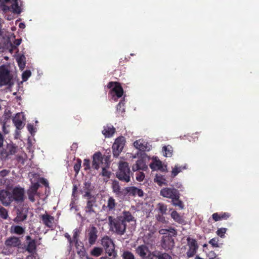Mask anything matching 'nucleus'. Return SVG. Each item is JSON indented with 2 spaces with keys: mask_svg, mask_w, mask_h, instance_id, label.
Masks as SVG:
<instances>
[{
  "mask_svg": "<svg viewBox=\"0 0 259 259\" xmlns=\"http://www.w3.org/2000/svg\"><path fill=\"white\" fill-rule=\"evenodd\" d=\"M101 244L108 256L111 258L115 259L117 253L115 250V245L112 240L108 236H104L101 239Z\"/></svg>",
  "mask_w": 259,
  "mask_h": 259,
  "instance_id": "20e7f679",
  "label": "nucleus"
},
{
  "mask_svg": "<svg viewBox=\"0 0 259 259\" xmlns=\"http://www.w3.org/2000/svg\"><path fill=\"white\" fill-rule=\"evenodd\" d=\"M128 191L135 196L141 197L143 195V192L141 189L135 187H130Z\"/></svg>",
  "mask_w": 259,
  "mask_h": 259,
  "instance_id": "473e14b6",
  "label": "nucleus"
},
{
  "mask_svg": "<svg viewBox=\"0 0 259 259\" xmlns=\"http://www.w3.org/2000/svg\"><path fill=\"white\" fill-rule=\"evenodd\" d=\"M92 190L93 187L91 186V183L88 182L85 183L81 190V193L83 195V198L93 196L91 194Z\"/></svg>",
  "mask_w": 259,
  "mask_h": 259,
  "instance_id": "4be33fe9",
  "label": "nucleus"
},
{
  "mask_svg": "<svg viewBox=\"0 0 259 259\" xmlns=\"http://www.w3.org/2000/svg\"><path fill=\"white\" fill-rule=\"evenodd\" d=\"M39 187V185L37 183H33L31 185L29 189L27 190V195L29 199L31 202H34L35 196L37 194V189Z\"/></svg>",
  "mask_w": 259,
  "mask_h": 259,
  "instance_id": "a211bd4d",
  "label": "nucleus"
},
{
  "mask_svg": "<svg viewBox=\"0 0 259 259\" xmlns=\"http://www.w3.org/2000/svg\"><path fill=\"white\" fill-rule=\"evenodd\" d=\"M31 73L29 70H26L22 75V79L23 81H26L28 78L31 76Z\"/></svg>",
  "mask_w": 259,
  "mask_h": 259,
  "instance_id": "de8ad7c7",
  "label": "nucleus"
},
{
  "mask_svg": "<svg viewBox=\"0 0 259 259\" xmlns=\"http://www.w3.org/2000/svg\"><path fill=\"white\" fill-rule=\"evenodd\" d=\"M160 195L163 197L172 199L180 198L179 191L175 188H164L161 190Z\"/></svg>",
  "mask_w": 259,
  "mask_h": 259,
  "instance_id": "1a4fd4ad",
  "label": "nucleus"
},
{
  "mask_svg": "<svg viewBox=\"0 0 259 259\" xmlns=\"http://www.w3.org/2000/svg\"><path fill=\"white\" fill-rule=\"evenodd\" d=\"M189 249L187 252L189 257L193 256L197 251L198 246L195 239L188 237L187 238Z\"/></svg>",
  "mask_w": 259,
  "mask_h": 259,
  "instance_id": "9b49d317",
  "label": "nucleus"
},
{
  "mask_svg": "<svg viewBox=\"0 0 259 259\" xmlns=\"http://www.w3.org/2000/svg\"><path fill=\"white\" fill-rule=\"evenodd\" d=\"M17 148L13 144H9L7 147V152L3 156L5 158L7 157L10 155L14 154L17 152Z\"/></svg>",
  "mask_w": 259,
  "mask_h": 259,
  "instance_id": "a878e982",
  "label": "nucleus"
},
{
  "mask_svg": "<svg viewBox=\"0 0 259 259\" xmlns=\"http://www.w3.org/2000/svg\"><path fill=\"white\" fill-rule=\"evenodd\" d=\"M11 116V113L9 111H8L7 112H5L4 116L5 119H8Z\"/></svg>",
  "mask_w": 259,
  "mask_h": 259,
  "instance_id": "0e129e2a",
  "label": "nucleus"
},
{
  "mask_svg": "<svg viewBox=\"0 0 259 259\" xmlns=\"http://www.w3.org/2000/svg\"><path fill=\"white\" fill-rule=\"evenodd\" d=\"M155 182L157 183L159 186L166 185V181L165 178L160 175H156L154 179Z\"/></svg>",
  "mask_w": 259,
  "mask_h": 259,
  "instance_id": "72a5a7b5",
  "label": "nucleus"
},
{
  "mask_svg": "<svg viewBox=\"0 0 259 259\" xmlns=\"http://www.w3.org/2000/svg\"><path fill=\"white\" fill-rule=\"evenodd\" d=\"M109 166H106V164L101 166L102 168V175L109 178L111 175L110 171L107 169Z\"/></svg>",
  "mask_w": 259,
  "mask_h": 259,
  "instance_id": "a18cd8bd",
  "label": "nucleus"
},
{
  "mask_svg": "<svg viewBox=\"0 0 259 259\" xmlns=\"http://www.w3.org/2000/svg\"><path fill=\"white\" fill-rule=\"evenodd\" d=\"M105 164L106 166H109V157L107 156L103 157L100 152L95 153L93 155V167L98 169Z\"/></svg>",
  "mask_w": 259,
  "mask_h": 259,
  "instance_id": "39448f33",
  "label": "nucleus"
},
{
  "mask_svg": "<svg viewBox=\"0 0 259 259\" xmlns=\"http://www.w3.org/2000/svg\"><path fill=\"white\" fill-rule=\"evenodd\" d=\"M212 218L215 221H218L221 219H226L229 217V214L227 213H224L222 215H219L217 213H214L212 215Z\"/></svg>",
  "mask_w": 259,
  "mask_h": 259,
  "instance_id": "4c0bfd02",
  "label": "nucleus"
},
{
  "mask_svg": "<svg viewBox=\"0 0 259 259\" xmlns=\"http://www.w3.org/2000/svg\"><path fill=\"white\" fill-rule=\"evenodd\" d=\"M0 217L4 219H7L8 217V211L2 206H0Z\"/></svg>",
  "mask_w": 259,
  "mask_h": 259,
  "instance_id": "37998d69",
  "label": "nucleus"
},
{
  "mask_svg": "<svg viewBox=\"0 0 259 259\" xmlns=\"http://www.w3.org/2000/svg\"><path fill=\"white\" fill-rule=\"evenodd\" d=\"M25 118L23 113H18L13 118V122L17 130H21L24 126Z\"/></svg>",
  "mask_w": 259,
  "mask_h": 259,
  "instance_id": "ddd939ff",
  "label": "nucleus"
},
{
  "mask_svg": "<svg viewBox=\"0 0 259 259\" xmlns=\"http://www.w3.org/2000/svg\"><path fill=\"white\" fill-rule=\"evenodd\" d=\"M153 257H155L157 259H172L167 253H161L158 251H153Z\"/></svg>",
  "mask_w": 259,
  "mask_h": 259,
  "instance_id": "2f4dec72",
  "label": "nucleus"
},
{
  "mask_svg": "<svg viewBox=\"0 0 259 259\" xmlns=\"http://www.w3.org/2000/svg\"><path fill=\"white\" fill-rule=\"evenodd\" d=\"M125 145V139L123 137H120L115 140L113 146V154L115 157H118L122 151Z\"/></svg>",
  "mask_w": 259,
  "mask_h": 259,
  "instance_id": "6e6552de",
  "label": "nucleus"
},
{
  "mask_svg": "<svg viewBox=\"0 0 259 259\" xmlns=\"http://www.w3.org/2000/svg\"><path fill=\"white\" fill-rule=\"evenodd\" d=\"M21 245V240L16 237H11L6 239L5 245L7 248L18 247Z\"/></svg>",
  "mask_w": 259,
  "mask_h": 259,
  "instance_id": "f3484780",
  "label": "nucleus"
},
{
  "mask_svg": "<svg viewBox=\"0 0 259 259\" xmlns=\"http://www.w3.org/2000/svg\"><path fill=\"white\" fill-rule=\"evenodd\" d=\"M147 167L142 159L137 161L136 163L133 165L132 169L133 171H137L139 169H144Z\"/></svg>",
  "mask_w": 259,
  "mask_h": 259,
  "instance_id": "7c9ffc66",
  "label": "nucleus"
},
{
  "mask_svg": "<svg viewBox=\"0 0 259 259\" xmlns=\"http://www.w3.org/2000/svg\"><path fill=\"white\" fill-rule=\"evenodd\" d=\"M18 80L15 68L12 69L10 66H0V87L11 88Z\"/></svg>",
  "mask_w": 259,
  "mask_h": 259,
  "instance_id": "f257e3e1",
  "label": "nucleus"
},
{
  "mask_svg": "<svg viewBox=\"0 0 259 259\" xmlns=\"http://www.w3.org/2000/svg\"><path fill=\"white\" fill-rule=\"evenodd\" d=\"M130 169L128 164L125 161H120L118 164V170L116 176L121 181L129 182L130 179Z\"/></svg>",
  "mask_w": 259,
  "mask_h": 259,
  "instance_id": "7ed1b4c3",
  "label": "nucleus"
},
{
  "mask_svg": "<svg viewBox=\"0 0 259 259\" xmlns=\"http://www.w3.org/2000/svg\"><path fill=\"white\" fill-rule=\"evenodd\" d=\"M14 3L11 6L12 11L14 14H20L22 11L23 2L21 0H12Z\"/></svg>",
  "mask_w": 259,
  "mask_h": 259,
  "instance_id": "6ab92c4d",
  "label": "nucleus"
},
{
  "mask_svg": "<svg viewBox=\"0 0 259 259\" xmlns=\"http://www.w3.org/2000/svg\"><path fill=\"white\" fill-rule=\"evenodd\" d=\"M27 218V214L25 213H24L22 211H21L19 210H17V216L14 219V221L15 223H19L21 222H23L25 220H26Z\"/></svg>",
  "mask_w": 259,
  "mask_h": 259,
  "instance_id": "c756f323",
  "label": "nucleus"
},
{
  "mask_svg": "<svg viewBox=\"0 0 259 259\" xmlns=\"http://www.w3.org/2000/svg\"><path fill=\"white\" fill-rule=\"evenodd\" d=\"M150 167L153 170H160L165 171L167 170L166 165H164L162 162L157 158H153L152 162L150 163Z\"/></svg>",
  "mask_w": 259,
  "mask_h": 259,
  "instance_id": "4468645a",
  "label": "nucleus"
},
{
  "mask_svg": "<svg viewBox=\"0 0 259 259\" xmlns=\"http://www.w3.org/2000/svg\"><path fill=\"white\" fill-rule=\"evenodd\" d=\"M21 39H15L14 41V46L15 48H16L20 45L21 43Z\"/></svg>",
  "mask_w": 259,
  "mask_h": 259,
  "instance_id": "13d9d810",
  "label": "nucleus"
},
{
  "mask_svg": "<svg viewBox=\"0 0 259 259\" xmlns=\"http://www.w3.org/2000/svg\"><path fill=\"white\" fill-rule=\"evenodd\" d=\"M83 166L84 167V169H89L90 167V160L87 159H84L83 161Z\"/></svg>",
  "mask_w": 259,
  "mask_h": 259,
  "instance_id": "5fc2aeb1",
  "label": "nucleus"
},
{
  "mask_svg": "<svg viewBox=\"0 0 259 259\" xmlns=\"http://www.w3.org/2000/svg\"><path fill=\"white\" fill-rule=\"evenodd\" d=\"M167 234L171 235L172 236H175L177 235V231L172 228L167 229Z\"/></svg>",
  "mask_w": 259,
  "mask_h": 259,
  "instance_id": "6e6d98bb",
  "label": "nucleus"
},
{
  "mask_svg": "<svg viewBox=\"0 0 259 259\" xmlns=\"http://www.w3.org/2000/svg\"><path fill=\"white\" fill-rule=\"evenodd\" d=\"M107 87L110 89V94L112 96V99L116 101L118 98L121 97L123 91L119 83L110 82L108 83Z\"/></svg>",
  "mask_w": 259,
  "mask_h": 259,
  "instance_id": "423d86ee",
  "label": "nucleus"
},
{
  "mask_svg": "<svg viewBox=\"0 0 259 259\" xmlns=\"http://www.w3.org/2000/svg\"><path fill=\"white\" fill-rule=\"evenodd\" d=\"M10 232L13 234L22 235L25 232V228L20 226L13 225L10 228Z\"/></svg>",
  "mask_w": 259,
  "mask_h": 259,
  "instance_id": "393cba45",
  "label": "nucleus"
},
{
  "mask_svg": "<svg viewBox=\"0 0 259 259\" xmlns=\"http://www.w3.org/2000/svg\"><path fill=\"white\" fill-rule=\"evenodd\" d=\"M180 198L174 199L171 200L172 204L175 206H178L180 208L183 209V204L182 202L180 200Z\"/></svg>",
  "mask_w": 259,
  "mask_h": 259,
  "instance_id": "79ce46f5",
  "label": "nucleus"
},
{
  "mask_svg": "<svg viewBox=\"0 0 259 259\" xmlns=\"http://www.w3.org/2000/svg\"><path fill=\"white\" fill-rule=\"evenodd\" d=\"M161 245L164 249H171L174 246V240L171 238L165 236L162 239Z\"/></svg>",
  "mask_w": 259,
  "mask_h": 259,
  "instance_id": "412c9836",
  "label": "nucleus"
},
{
  "mask_svg": "<svg viewBox=\"0 0 259 259\" xmlns=\"http://www.w3.org/2000/svg\"><path fill=\"white\" fill-rule=\"evenodd\" d=\"M79 234V231L78 229H75L73 231V239L72 240L73 241V244L74 243L75 245L78 243Z\"/></svg>",
  "mask_w": 259,
  "mask_h": 259,
  "instance_id": "a19ab883",
  "label": "nucleus"
},
{
  "mask_svg": "<svg viewBox=\"0 0 259 259\" xmlns=\"http://www.w3.org/2000/svg\"><path fill=\"white\" fill-rule=\"evenodd\" d=\"M110 229L118 234L122 235L125 231L126 224L122 220L117 217L114 219L110 216L108 218Z\"/></svg>",
  "mask_w": 259,
  "mask_h": 259,
  "instance_id": "f03ea898",
  "label": "nucleus"
},
{
  "mask_svg": "<svg viewBox=\"0 0 259 259\" xmlns=\"http://www.w3.org/2000/svg\"><path fill=\"white\" fill-rule=\"evenodd\" d=\"M27 129L32 134L33 132H34L33 126L31 124H28L27 125Z\"/></svg>",
  "mask_w": 259,
  "mask_h": 259,
  "instance_id": "052dcab7",
  "label": "nucleus"
},
{
  "mask_svg": "<svg viewBox=\"0 0 259 259\" xmlns=\"http://www.w3.org/2000/svg\"><path fill=\"white\" fill-rule=\"evenodd\" d=\"M26 239L27 240H29L26 250L29 252H32L36 248L35 241L34 240H31L29 236L26 237Z\"/></svg>",
  "mask_w": 259,
  "mask_h": 259,
  "instance_id": "c85d7f7f",
  "label": "nucleus"
},
{
  "mask_svg": "<svg viewBox=\"0 0 259 259\" xmlns=\"http://www.w3.org/2000/svg\"><path fill=\"white\" fill-rule=\"evenodd\" d=\"M186 169L185 166H180L178 164L176 165L172 169L171 176L172 177H176L179 173L182 171L183 169Z\"/></svg>",
  "mask_w": 259,
  "mask_h": 259,
  "instance_id": "f704fd0d",
  "label": "nucleus"
},
{
  "mask_svg": "<svg viewBox=\"0 0 259 259\" xmlns=\"http://www.w3.org/2000/svg\"><path fill=\"white\" fill-rule=\"evenodd\" d=\"M65 237L68 239L70 245L73 244V241L71 239V237L68 233H66L65 234Z\"/></svg>",
  "mask_w": 259,
  "mask_h": 259,
  "instance_id": "bf43d9fd",
  "label": "nucleus"
},
{
  "mask_svg": "<svg viewBox=\"0 0 259 259\" xmlns=\"http://www.w3.org/2000/svg\"><path fill=\"white\" fill-rule=\"evenodd\" d=\"M1 8H2V10L5 12L9 11L11 9V6L10 7L8 6L5 5V4H1Z\"/></svg>",
  "mask_w": 259,
  "mask_h": 259,
  "instance_id": "4d7b16f0",
  "label": "nucleus"
},
{
  "mask_svg": "<svg viewBox=\"0 0 259 259\" xmlns=\"http://www.w3.org/2000/svg\"><path fill=\"white\" fill-rule=\"evenodd\" d=\"M122 256L123 259H135L134 254L129 251H124Z\"/></svg>",
  "mask_w": 259,
  "mask_h": 259,
  "instance_id": "ea45409f",
  "label": "nucleus"
},
{
  "mask_svg": "<svg viewBox=\"0 0 259 259\" xmlns=\"http://www.w3.org/2000/svg\"><path fill=\"white\" fill-rule=\"evenodd\" d=\"M13 201L22 202L24 200V190L20 187H16L12 190V193Z\"/></svg>",
  "mask_w": 259,
  "mask_h": 259,
  "instance_id": "9d476101",
  "label": "nucleus"
},
{
  "mask_svg": "<svg viewBox=\"0 0 259 259\" xmlns=\"http://www.w3.org/2000/svg\"><path fill=\"white\" fill-rule=\"evenodd\" d=\"M118 217L119 219L122 220L124 223H125V222H130L135 221L134 218L129 211H123L122 215Z\"/></svg>",
  "mask_w": 259,
  "mask_h": 259,
  "instance_id": "b1692460",
  "label": "nucleus"
},
{
  "mask_svg": "<svg viewBox=\"0 0 259 259\" xmlns=\"http://www.w3.org/2000/svg\"><path fill=\"white\" fill-rule=\"evenodd\" d=\"M157 220L159 221L163 222L164 221V218L162 216L158 217H157Z\"/></svg>",
  "mask_w": 259,
  "mask_h": 259,
  "instance_id": "774afa93",
  "label": "nucleus"
},
{
  "mask_svg": "<svg viewBox=\"0 0 259 259\" xmlns=\"http://www.w3.org/2000/svg\"><path fill=\"white\" fill-rule=\"evenodd\" d=\"M84 198L87 199V205L85 207V212L89 214L95 212V210L93 207L94 206H96V199L95 196L93 195L85 197Z\"/></svg>",
  "mask_w": 259,
  "mask_h": 259,
  "instance_id": "2eb2a0df",
  "label": "nucleus"
},
{
  "mask_svg": "<svg viewBox=\"0 0 259 259\" xmlns=\"http://www.w3.org/2000/svg\"><path fill=\"white\" fill-rule=\"evenodd\" d=\"M81 161L80 159H78L77 162L74 165V170L77 174L80 170L81 166Z\"/></svg>",
  "mask_w": 259,
  "mask_h": 259,
  "instance_id": "09e8293b",
  "label": "nucleus"
},
{
  "mask_svg": "<svg viewBox=\"0 0 259 259\" xmlns=\"http://www.w3.org/2000/svg\"><path fill=\"white\" fill-rule=\"evenodd\" d=\"M115 132V128L112 126L107 125L105 126L102 133L106 137L112 136Z\"/></svg>",
  "mask_w": 259,
  "mask_h": 259,
  "instance_id": "bb28decb",
  "label": "nucleus"
},
{
  "mask_svg": "<svg viewBox=\"0 0 259 259\" xmlns=\"http://www.w3.org/2000/svg\"><path fill=\"white\" fill-rule=\"evenodd\" d=\"M113 191L115 193H119L120 192V187L118 183L116 181H114L112 183Z\"/></svg>",
  "mask_w": 259,
  "mask_h": 259,
  "instance_id": "c03bdc74",
  "label": "nucleus"
},
{
  "mask_svg": "<svg viewBox=\"0 0 259 259\" xmlns=\"http://www.w3.org/2000/svg\"><path fill=\"white\" fill-rule=\"evenodd\" d=\"M134 146L136 149L141 151H148L150 149L147 143L142 139L135 141L134 143Z\"/></svg>",
  "mask_w": 259,
  "mask_h": 259,
  "instance_id": "aec40b11",
  "label": "nucleus"
},
{
  "mask_svg": "<svg viewBox=\"0 0 259 259\" xmlns=\"http://www.w3.org/2000/svg\"><path fill=\"white\" fill-rule=\"evenodd\" d=\"M158 208L160 212L162 214L165 213L167 210L166 205L162 203H159L158 204Z\"/></svg>",
  "mask_w": 259,
  "mask_h": 259,
  "instance_id": "49530a36",
  "label": "nucleus"
},
{
  "mask_svg": "<svg viewBox=\"0 0 259 259\" xmlns=\"http://www.w3.org/2000/svg\"><path fill=\"white\" fill-rule=\"evenodd\" d=\"M124 103L123 102H120L117 106V110L119 112H121V113L124 111V109L123 108Z\"/></svg>",
  "mask_w": 259,
  "mask_h": 259,
  "instance_id": "864d4df0",
  "label": "nucleus"
},
{
  "mask_svg": "<svg viewBox=\"0 0 259 259\" xmlns=\"http://www.w3.org/2000/svg\"><path fill=\"white\" fill-rule=\"evenodd\" d=\"M145 178V175L142 172H138L136 174V180L138 181H142Z\"/></svg>",
  "mask_w": 259,
  "mask_h": 259,
  "instance_id": "8fccbe9b",
  "label": "nucleus"
},
{
  "mask_svg": "<svg viewBox=\"0 0 259 259\" xmlns=\"http://www.w3.org/2000/svg\"><path fill=\"white\" fill-rule=\"evenodd\" d=\"M136 253L143 259H153V252H151L145 245H141L136 248Z\"/></svg>",
  "mask_w": 259,
  "mask_h": 259,
  "instance_id": "0eeeda50",
  "label": "nucleus"
},
{
  "mask_svg": "<svg viewBox=\"0 0 259 259\" xmlns=\"http://www.w3.org/2000/svg\"><path fill=\"white\" fill-rule=\"evenodd\" d=\"M9 172V171L7 170H3L0 172V175L2 177L7 176Z\"/></svg>",
  "mask_w": 259,
  "mask_h": 259,
  "instance_id": "680f3d73",
  "label": "nucleus"
},
{
  "mask_svg": "<svg viewBox=\"0 0 259 259\" xmlns=\"http://www.w3.org/2000/svg\"><path fill=\"white\" fill-rule=\"evenodd\" d=\"M159 233L161 234H167V229H161L159 230Z\"/></svg>",
  "mask_w": 259,
  "mask_h": 259,
  "instance_id": "69168bd1",
  "label": "nucleus"
},
{
  "mask_svg": "<svg viewBox=\"0 0 259 259\" xmlns=\"http://www.w3.org/2000/svg\"><path fill=\"white\" fill-rule=\"evenodd\" d=\"M163 155L165 157H171L172 153V148L171 146L168 145L163 147Z\"/></svg>",
  "mask_w": 259,
  "mask_h": 259,
  "instance_id": "e433bc0d",
  "label": "nucleus"
},
{
  "mask_svg": "<svg viewBox=\"0 0 259 259\" xmlns=\"http://www.w3.org/2000/svg\"><path fill=\"white\" fill-rule=\"evenodd\" d=\"M0 201L5 206H7L13 201L12 195L6 190L0 191Z\"/></svg>",
  "mask_w": 259,
  "mask_h": 259,
  "instance_id": "f8f14e48",
  "label": "nucleus"
},
{
  "mask_svg": "<svg viewBox=\"0 0 259 259\" xmlns=\"http://www.w3.org/2000/svg\"><path fill=\"white\" fill-rule=\"evenodd\" d=\"M226 232V229L222 228L218 230V231H217V234L221 237L223 238Z\"/></svg>",
  "mask_w": 259,
  "mask_h": 259,
  "instance_id": "3c124183",
  "label": "nucleus"
},
{
  "mask_svg": "<svg viewBox=\"0 0 259 259\" xmlns=\"http://www.w3.org/2000/svg\"><path fill=\"white\" fill-rule=\"evenodd\" d=\"M2 27V19L0 18V37L3 36V30Z\"/></svg>",
  "mask_w": 259,
  "mask_h": 259,
  "instance_id": "e2e57ef3",
  "label": "nucleus"
},
{
  "mask_svg": "<svg viewBox=\"0 0 259 259\" xmlns=\"http://www.w3.org/2000/svg\"><path fill=\"white\" fill-rule=\"evenodd\" d=\"M171 218L175 220L176 222L182 224L184 222V220L181 216L176 211H173L171 213Z\"/></svg>",
  "mask_w": 259,
  "mask_h": 259,
  "instance_id": "c9c22d12",
  "label": "nucleus"
},
{
  "mask_svg": "<svg viewBox=\"0 0 259 259\" xmlns=\"http://www.w3.org/2000/svg\"><path fill=\"white\" fill-rule=\"evenodd\" d=\"M97 231L95 227H92L89 231V242L91 244H93L97 238Z\"/></svg>",
  "mask_w": 259,
  "mask_h": 259,
  "instance_id": "5701e85b",
  "label": "nucleus"
},
{
  "mask_svg": "<svg viewBox=\"0 0 259 259\" xmlns=\"http://www.w3.org/2000/svg\"><path fill=\"white\" fill-rule=\"evenodd\" d=\"M176 187L179 189L183 188V185L181 183H177V184L176 185Z\"/></svg>",
  "mask_w": 259,
  "mask_h": 259,
  "instance_id": "338daca9",
  "label": "nucleus"
},
{
  "mask_svg": "<svg viewBox=\"0 0 259 259\" xmlns=\"http://www.w3.org/2000/svg\"><path fill=\"white\" fill-rule=\"evenodd\" d=\"M218 239L217 238H212L209 241V243L214 247H219L218 245Z\"/></svg>",
  "mask_w": 259,
  "mask_h": 259,
  "instance_id": "603ef678",
  "label": "nucleus"
},
{
  "mask_svg": "<svg viewBox=\"0 0 259 259\" xmlns=\"http://www.w3.org/2000/svg\"><path fill=\"white\" fill-rule=\"evenodd\" d=\"M103 252L102 248L95 247L91 251V254L94 256L98 257L101 255Z\"/></svg>",
  "mask_w": 259,
  "mask_h": 259,
  "instance_id": "58836bf2",
  "label": "nucleus"
},
{
  "mask_svg": "<svg viewBox=\"0 0 259 259\" xmlns=\"http://www.w3.org/2000/svg\"><path fill=\"white\" fill-rule=\"evenodd\" d=\"M40 219L43 224L49 228H53L55 224L54 217L45 213L40 215Z\"/></svg>",
  "mask_w": 259,
  "mask_h": 259,
  "instance_id": "dca6fc26",
  "label": "nucleus"
},
{
  "mask_svg": "<svg viewBox=\"0 0 259 259\" xmlns=\"http://www.w3.org/2000/svg\"><path fill=\"white\" fill-rule=\"evenodd\" d=\"M116 204L115 200L113 197H110L107 201L105 208L108 210L112 211L115 209Z\"/></svg>",
  "mask_w": 259,
  "mask_h": 259,
  "instance_id": "cd10ccee",
  "label": "nucleus"
}]
</instances>
